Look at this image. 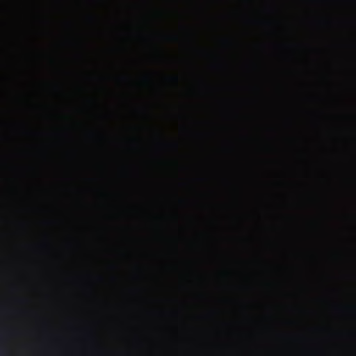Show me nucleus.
Here are the masks:
<instances>
[{
  "label": "nucleus",
  "mask_w": 356,
  "mask_h": 356,
  "mask_svg": "<svg viewBox=\"0 0 356 356\" xmlns=\"http://www.w3.org/2000/svg\"><path fill=\"white\" fill-rule=\"evenodd\" d=\"M170 79L176 83L178 82L177 76H171V77H170Z\"/></svg>",
  "instance_id": "obj_1"
}]
</instances>
